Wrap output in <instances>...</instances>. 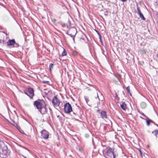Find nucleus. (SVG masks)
<instances>
[{"label":"nucleus","mask_w":158,"mask_h":158,"mask_svg":"<svg viewBox=\"0 0 158 158\" xmlns=\"http://www.w3.org/2000/svg\"><path fill=\"white\" fill-rule=\"evenodd\" d=\"M104 156L106 158H115V156L114 154V151L111 148L107 149Z\"/></svg>","instance_id":"obj_1"},{"label":"nucleus","mask_w":158,"mask_h":158,"mask_svg":"<svg viewBox=\"0 0 158 158\" xmlns=\"http://www.w3.org/2000/svg\"><path fill=\"white\" fill-rule=\"evenodd\" d=\"M7 46H11L12 47L18 48L19 45L18 43H17L14 39L9 40L7 42Z\"/></svg>","instance_id":"obj_2"},{"label":"nucleus","mask_w":158,"mask_h":158,"mask_svg":"<svg viewBox=\"0 0 158 158\" xmlns=\"http://www.w3.org/2000/svg\"><path fill=\"white\" fill-rule=\"evenodd\" d=\"M8 150L7 148L5 147L3 148L0 147V156L3 158H5L8 154Z\"/></svg>","instance_id":"obj_3"},{"label":"nucleus","mask_w":158,"mask_h":158,"mask_svg":"<svg viewBox=\"0 0 158 158\" xmlns=\"http://www.w3.org/2000/svg\"><path fill=\"white\" fill-rule=\"evenodd\" d=\"M64 110L65 112L67 114H69L72 111L71 106L69 103H66L64 105Z\"/></svg>","instance_id":"obj_4"},{"label":"nucleus","mask_w":158,"mask_h":158,"mask_svg":"<svg viewBox=\"0 0 158 158\" xmlns=\"http://www.w3.org/2000/svg\"><path fill=\"white\" fill-rule=\"evenodd\" d=\"M77 30L74 27H72L68 31V34L70 35L72 37L73 40L74 39V37L77 33Z\"/></svg>","instance_id":"obj_5"},{"label":"nucleus","mask_w":158,"mask_h":158,"mask_svg":"<svg viewBox=\"0 0 158 158\" xmlns=\"http://www.w3.org/2000/svg\"><path fill=\"white\" fill-rule=\"evenodd\" d=\"M24 93L31 98H32L34 95V90L31 88H28L27 91H25Z\"/></svg>","instance_id":"obj_6"},{"label":"nucleus","mask_w":158,"mask_h":158,"mask_svg":"<svg viewBox=\"0 0 158 158\" xmlns=\"http://www.w3.org/2000/svg\"><path fill=\"white\" fill-rule=\"evenodd\" d=\"M53 106L54 107H57L60 105V101L59 99L57 98L56 96L54 97L52 102Z\"/></svg>","instance_id":"obj_7"},{"label":"nucleus","mask_w":158,"mask_h":158,"mask_svg":"<svg viewBox=\"0 0 158 158\" xmlns=\"http://www.w3.org/2000/svg\"><path fill=\"white\" fill-rule=\"evenodd\" d=\"M34 105L38 109V110H40L42 107L44 106L43 103L40 101H36L34 102Z\"/></svg>","instance_id":"obj_8"},{"label":"nucleus","mask_w":158,"mask_h":158,"mask_svg":"<svg viewBox=\"0 0 158 158\" xmlns=\"http://www.w3.org/2000/svg\"><path fill=\"white\" fill-rule=\"evenodd\" d=\"M41 135L44 139H47L48 138V132L45 130L42 131L41 132Z\"/></svg>","instance_id":"obj_9"},{"label":"nucleus","mask_w":158,"mask_h":158,"mask_svg":"<svg viewBox=\"0 0 158 158\" xmlns=\"http://www.w3.org/2000/svg\"><path fill=\"white\" fill-rule=\"evenodd\" d=\"M39 111L42 114H44L47 112V109L46 106L44 105L40 110H39Z\"/></svg>","instance_id":"obj_10"},{"label":"nucleus","mask_w":158,"mask_h":158,"mask_svg":"<svg viewBox=\"0 0 158 158\" xmlns=\"http://www.w3.org/2000/svg\"><path fill=\"white\" fill-rule=\"evenodd\" d=\"M101 118L103 119L107 118L106 112L105 111H102L100 112Z\"/></svg>","instance_id":"obj_11"},{"label":"nucleus","mask_w":158,"mask_h":158,"mask_svg":"<svg viewBox=\"0 0 158 158\" xmlns=\"http://www.w3.org/2000/svg\"><path fill=\"white\" fill-rule=\"evenodd\" d=\"M120 106L121 108L124 110H125L127 109V105L125 102H122L120 103Z\"/></svg>","instance_id":"obj_12"},{"label":"nucleus","mask_w":158,"mask_h":158,"mask_svg":"<svg viewBox=\"0 0 158 158\" xmlns=\"http://www.w3.org/2000/svg\"><path fill=\"white\" fill-rule=\"evenodd\" d=\"M152 133L154 134L155 135L156 137H157V135L158 134V130H154L152 132Z\"/></svg>","instance_id":"obj_13"},{"label":"nucleus","mask_w":158,"mask_h":158,"mask_svg":"<svg viewBox=\"0 0 158 158\" xmlns=\"http://www.w3.org/2000/svg\"><path fill=\"white\" fill-rule=\"evenodd\" d=\"M139 16L143 20H145V18L144 17L143 14L142 13H140L139 14Z\"/></svg>","instance_id":"obj_14"},{"label":"nucleus","mask_w":158,"mask_h":158,"mask_svg":"<svg viewBox=\"0 0 158 158\" xmlns=\"http://www.w3.org/2000/svg\"><path fill=\"white\" fill-rule=\"evenodd\" d=\"M67 54L66 52V51L64 49V51L62 53V56H66Z\"/></svg>","instance_id":"obj_15"},{"label":"nucleus","mask_w":158,"mask_h":158,"mask_svg":"<svg viewBox=\"0 0 158 158\" xmlns=\"http://www.w3.org/2000/svg\"><path fill=\"white\" fill-rule=\"evenodd\" d=\"M126 90L127 93H129L131 95V94L130 92V87L129 86H128L127 87Z\"/></svg>","instance_id":"obj_16"},{"label":"nucleus","mask_w":158,"mask_h":158,"mask_svg":"<svg viewBox=\"0 0 158 158\" xmlns=\"http://www.w3.org/2000/svg\"><path fill=\"white\" fill-rule=\"evenodd\" d=\"M150 119H146L147 125L148 126H149L150 123Z\"/></svg>","instance_id":"obj_17"},{"label":"nucleus","mask_w":158,"mask_h":158,"mask_svg":"<svg viewBox=\"0 0 158 158\" xmlns=\"http://www.w3.org/2000/svg\"><path fill=\"white\" fill-rule=\"evenodd\" d=\"M54 64H51L49 65V69L51 71L53 69V66Z\"/></svg>","instance_id":"obj_18"},{"label":"nucleus","mask_w":158,"mask_h":158,"mask_svg":"<svg viewBox=\"0 0 158 158\" xmlns=\"http://www.w3.org/2000/svg\"><path fill=\"white\" fill-rule=\"evenodd\" d=\"M137 10L139 14L141 13L140 10V8L139 7H137Z\"/></svg>","instance_id":"obj_19"},{"label":"nucleus","mask_w":158,"mask_h":158,"mask_svg":"<svg viewBox=\"0 0 158 158\" xmlns=\"http://www.w3.org/2000/svg\"><path fill=\"white\" fill-rule=\"evenodd\" d=\"M85 101L87 104H88V101H89V100L88 98H87L86 97H85Z\"/></svg>","instance_id":"obj_20"},{"label":"nucleus","mask_w":158,"mask_h":158,"mask_svg":"<svg viewBox=\"0 0 158 158\" xmlns=\"http://www.w3.org/2000/svg\"><path fill=\"white\" fill-rule=\"evenodd\" d=\"M138 150L139 151L140 155H141V156H142V151H141V149L140 148L138 149Z\"/></svg>","instance_id":"obj_21"},{"label":"nucleus","mask_w":158,"mask_h":158,"mask_svg":"<svg viewBox=\"0 0 158 158\" xmlns=\"http://www.w3.org/2000/svg\"><path fill=\"white\" fill-rule=\"evenodd\" d=\"M141 105L142 106V105H143V106H144V107H146V104L145 103H142L141 104Z\"/></svg>","instance_id":"obj_22"},{"label":"nucleus","mask_w":158,"mask_h":158,"mask_svg":"<svg viewBox=\"0 0 158 158\" xmlns=\"http://www.w3.org/2000/svg\"><path fill=\"white\" fill-rule=\"evenodd\" d=\"M98 35L99 36V38L100 40H102V36H101V35L100 34L99 35Z\"/></svg>","instance_id":"obj_23"},{"label":"nucleus","mask_w":158,"mask_h":158,"mask_svg":"<svg viewBox=\"0 0 158 158\" xmlns=\"http://www.w3.org/2000/svg\"><path fill=\"white\" fill-rule=\"evenodd\" d=\"M98 35L99 36V38L100 40H102V36H101V35L100 34L99 35Z\"/></svg>","instance_id":"obj_24"},{"label":"nucleus","mask_w":158,"mask_h":158,"mask_svg":"<svg viewBox=\"0 0 158 158\" xmlns=\"http://www.w3.org/2000/svg\"><path fill=\"white\" fill-rule=\"evenodd\" d=\"M95 31L96 32L98 35L100 34V33L99 32V31H97V30H95Z\"/></svg>","instance_id":"obj_25"},{"label":"nucleus","mask_w":158,"mask_h":158,"mask_svg":"<svg viewBox=\"0 0 158 158\" xmlns=\"http://www.w3.org/2000/svg\"><path fill=\"white\" fill-rule=\"evenodd\" d=\"M140 113L142 114L143 116H145V117H146V115H145L143 113H141V112H140Z\"/></svg>","instance_id":"obj_26"},{"label":"nucleus","mask_w":158,"mask_h":158,"mask_svg":"<svg viewBox=\"0 0 158 158\" xmlns=\"http://www.w3.org/2000/svg\"><path fill=\"white\" fill-rule=\"evenodd\" d=\"M52 21L53 22H56V19H53L52 20Z\"/></svg>","instance_id":"obj_27"},{"label":"nucleus","mask_w":158,"mask_h":158,"mask_svg":"<svg viewBox=\"0 0 158 158\" xmlns=\"http://www.w3.org/2000/svg\"><path fill=\"white\" fill-rule=\"evenodd\" d=\"M73 112V113L75 115H76V114H77V113L75 112H74L72 110V111Z\"/></svg>","instance_id":"obj_28"},{"label":"nucleus","mask_w":158,"mask_h":158,"mask_svg":"<svg viewBox=\"0 0 158 158\" xmlns=\"http://www.w3.org/2000/svg\"><path fill=\"white\" fill-rule=\"evenodd\" d=\"M49 82L48 81H43V82L44 83H48Z\"/></svg>","instance_id":"obj_29"},{"label":"nucleus","mask_w":158,"mask_h":158,"mask_svg":"<svg viewBox=\"0 0 158 158\" xmlns=\"http://www.w3.org/2000/svg\"><path fill=\"white\" fill-rule=\"evenodd\" d=\"M155 123V122L152 120H151V121H150V123Z\"/></svg>","instance_id":"obj_30"},{"label":"nucleus","mask_w":158,"mask_h":158,"mask_svg":"<svg viewBox=\"0 0 158 158\" xmlns=\"http://www.w3.org/2000/svg\"><path fill=\"white\" fill-rule=\"evenodd\" d=\"M145 117L146 118V119H145L146 120V119H150L146 115V117Z\"/></svg>","instance_id":"obj_31"},{"label":"nucleus","mask_w":158,"mask_h":158,"mask_svg":"<svg viewBox=\"0 0 158 158\" xmlns=\"http://www.w3.org/2000/svg\"><path fill=\"white\" fill-rule=\"evenodd\" d=\"M123 2H125L126 1V0H121Z\"/></svg>","instance_id":"obj_32"},{"label":"nucleus","mask_w":158,"mask_h":158,"mask_svg":"<svg viewBox=\"0 0 158 158\" xmlns=\"http://www.w3.org/2000/svg\"><path fill=\"white\" fill-rule=\"evenodd\" d=\"M140 118H141L143 119H145V118H144L142 117L141 116H140Z\"/></svg>","instance_id":"obj_33"},{"label":"nucleus","mask_w":158,"mask_h":158,"mask_svg":"<svg viewBox=\"0 0 158 158\" xmlns=\"http://www.w3.org/2000/svg\"><path fill=\"white\" fill-rule=\"evenodd\" d=\"M97 97L98 98V93H97Z\"/></svg>","instance_id":"obj_34"},{"label":"nucleus","mask_w":158,"mask_h":158,"mask_svg":"<svg viewBox=\"0 0 158 158\" xmlns=\"http://www.w3.org/2000/svg\"><path fill=\"white\" fill-rule=\"evenodd\" d=\"M156 125L157 127H158V125L156 124Z\"/></svg>","instance_id":"obj_35"},{"label":"nucleus","mask_w":158,"mask_h":158,"mask_svg":"<svg viewBox=\"0 0 158 158\" xmlns=\"http://www.w3.org/2000/svg\"><path fill=\"white\" fill-rule=\"evenodd\" d=\"M157 57H158V54H157Z\"/></svg>","instance_id":"obj_36"},{"label":"nucleus","mask_w":158,"mask_h":158,"mask_svg":"<svg viewBox=\"0 0 158 158\" xmlns=\"http://www.w3.org/2000/svg\"><path fill=\"white\" fill-rule=\"evenodd\" d=\"M105 15H106V14H105Z\"/></svg>","instance_id":"obj_37"},{"label":"nucleus","mask_w":158,"mask_h":158,"mask_svg":"<svg viewBox=\"0 0 158 158\" xmlns=\"http://www.w3.org/2000/svg\"><path fill=\"white\" fill-rule=\"evenodd\" d=\"M98 100H99V101L100 99L99 98H98Z\"/></svg>","instance_id":"obj_38"},{"label":"nucleus","mask_w":158,"mask_h":158,"mask_svg":"<svg viewBox=\"0 0 158 158\" xmlns=\"http://www.w3.org/2000/svg\"><path fill=\"white\" fill-rule=\"evenodd\" d=\"M25 157V158H27V157Z\"/></svg>","instance_id":"obj_39"}]
</instances>
